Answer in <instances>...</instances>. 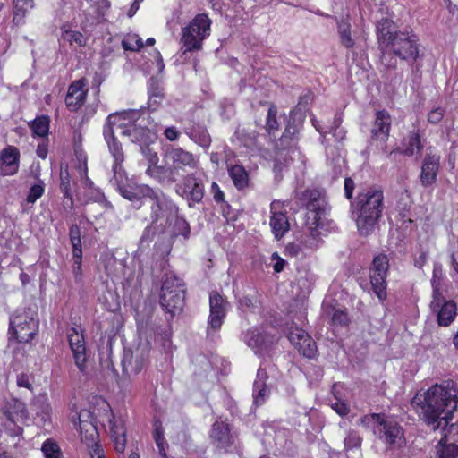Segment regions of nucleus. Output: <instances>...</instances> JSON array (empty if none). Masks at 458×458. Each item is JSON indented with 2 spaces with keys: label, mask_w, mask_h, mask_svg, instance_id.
<instances>
[{
  "label": "nucleus",
  "mask_w": 458,
  "mask_h": 458,
  "mask_svg": "<svg viewBox=\"0 0 458 458\" xmlns=\"http://www.w3.org/2000/svg\"><path fill=\"white\" fill-rule=\"evenodd\" d=\"M30 129L35 135L45 137L49 131V119L47 116L36 118L30 124Z\"/></svg>",
  "instance_id": "nucleus-39"
},
{
  "label": "nucleus",
  "mask_w": 458,
  "mask_h": 458,
  "mask_svg": "<svg viewBox=\"0 0 458 458\" xmlns=\"http://www.w3.org/2000/svg\"><path fill=\"white\" fill-rule=\"evenodd\" d=\"M110 427V436L114 442V449L118 453H123L126 446V429L124 422L121 418L112 415L108 420Z\"/></svg>",
  "instance_id": "nucleus-27"
},
{
  "label": "nucleus",
  "mask_w": 458,
  "mask_h": 458,
  "mask_svg": "<svg viewBox=\"0 0 458 458\" xmlns=\"http://www.w3.org/2000/svg\"><path fill=\"white\" fill-rule=\"evenodd\" d=\"M67 338L76 367L81 373L87 374V355L83 334L77 328L72 327L67 332Z\"/></svg>",
  "instance_id": "nucleus-17"
},
{
  "label": "nucleus",
  "mask_w": 458,
  "mask_h": 458,
  "mask_svg": "<svg viewBox=\"0 0 458 458\" xmlns=\"http://www.w3.org/2000/svg\"><path fill=\"white\" fill-rule=\"evenodd\" d=\"M360 424L372 428L377 437L388 445H400L404 439L402 427L386 414L371 413L360 419Z\"/></svg>",
  "instance_id": "nucleus-5"
},
{
  "label": "nucleus",
  "mask_w": 458,
  "mask_h": 458,
  "mask_svg": "<svg viewBox=\"0 0 458 458\" xmlns=\"http://www.w3.org/2000/svg\"><path fill=\"white\" fill-rule=\"evenodd\" d=\"M210 192L213 195V199L216 202L221 203L225 199L224 191L220 189L219 185L213 182L210 188Z\"/></svg>",
  "instance_id": "nucleus-52"
},
{
  "label": "nucleus",
  "mask_w": 458,
  "mask_h": 458,
  "mask_svg": "<svg viewBox=\"0 0 458 458\" xmlns=\"http://www.w3.org/2000/svg\"><path fill=\"white\" fill-rule=\"evenodd\" d=\"M165 138L171 141H174L178 139L179 131L174 126L167 127L164 132Z\"/></svg>",
  "instance_id": "nucleus-63"
},
{
  "label": "nucleus",
  "mask_w": 458,
  "mask_h": 458,
  "mask_svg": "<svg viewBox=\"0 0 458 458\" xmlns=\"http://www.w3.org/2000/svg\"><path fill=\"white\" fill-rule=\"evenodd\" d=\"M270 221L272 233L275 238L281 239L290 229V224L286 212L284 210V203L279 200H274L270 204Z\"/></svg>",
  "instance_id": "nucleus-21"
},
{
  "label": "nucleus",
  "mask_w": 458,
  "mask_h": 458,
  "mask_svg": "<svg viewBox=\"0 0 458 458\" xmlns=\"http://www.w3.org/2000/svg\"><path fill=\"white\" fill-rule=\"evenodd\" d=\"M174 290L185 291L182 280L172 273L165 275V279L161 288V293L174 292Z\"/></svg>",
  "instance_id": "nucleus-36"
},
{
  "label": "nucleus",
  "mask_w": 458,
  "mask_h": 458,
  "mask_svg": "<svg viewBox=\"0 0 458 458\" xmlns=\"http://www.w3.org/2000/svg\"><path fill=\"white\" fill-rule=\"evenodd\" d=\"M210 24L208 15L201 13L182 29L181 42L183 54L201 49L203 40L210 34Z\"/></svg>",
  "instance_id": "nucleus-7"
},
{
  "label": "nucleus",
  "mask_w": 458,
  "mask_h": 458,
  "mask_svg": "<svg viewBox=\"0 0 458 458\" xmlns=\"http://www.w3.org/2000/svg\"><path fill=\"white\" fill-rule=\"evenodd\" d=\"M389 270V259L386 254H379L373 259L369 278L372 290L380 301H385L387 296L386 276Z\"/></svg>",
  "instance_id": "nucleus-12"
},
{
  "label": "nucleus",
  "mask_w": 458,
  "mask_h": 458,
  "mask_svg": "<svg viewBox=\"0 0 458 458\" xmlns=\"http://www.w3.org/2000/svg\"><path fill=\"white\" fill-rule=\"evenodd\" d=\"M298 198L308 209V219L312 220L317 227L319 226L320 220L327 212V203L322 193L318 190L307 189L298 193Z\"/></svg>",
  "instance_id": "nucleus-13"
},
{
  "label": "nucleus",
  "mask_w": 458,
  "mask_h": 458,
  "mask_svg": "<svg viewBox=\"0 0 458 458\" xmlns=\"http://www.w3.org/2000/svg\"><path fill=\"white\" fill-rule=\"evenodd\" d=\"M353 190H354V182L351 178H346L344 180V194L348 199H352Z\"/></svg>",
  "instance_id": "nucleus-61"
},
{
  "label": "nucleus",
  "mask_w": 458,
  "mask_h": 458,
  "mask_svg": "<svg viewBox=\"0 0 458 458\" xmlns=\"http://www.w3.org/2000/svg\"><path fill=\"white\" fill-rule=\"evenodd\" d=\"M442 437L437 445V458H458V424L443 428Z\"/></svg>",
  "instance_id": "nucleus-16"
},
{
  "label": "nucleus",
  "mask_w": 458,
  "mask_h": 458,
  "mask_svg": "<svg viewBox=\"0 0 458 458\" xmlns=\"http://www.w3.org/2000/svg\"><path fill=\"white\" fill-rule=\"evenodd\" d=\"M457 403L458 388L451 380L433 385L411 401L413 406L420 408V418L433 430L448 428Z\"/></svg>",
  "instance_id": "nucleus-1"
},
{
  "label": "nucleus",
  "mask_w": 458,
  "mask_h": 458,
  "mask_svg": "<svg viewBox=\"0 0 458 458\" xmlns=\"http://www.w3.org/2000/svg\"><path fill=\"white\" fill-rule=\"evenodd\" d=\"M439 168L438 158L433 156H427L421 166L420 182L424 187H428L436 182Z\"/></svg>",
  "instance_id": "nucleus-28"
},
{
  "label": "nucleus",
  "mask_w": 458,
  "mask_h": 458,
  "mask_svg": "<svg viewBox=\"0 0 458 458\" xmlns=\"http://www.w3.org/2000/svg\"><path fill=\"white\" fill-rule=\"evenodd\" d=\"M44 193V186L42 184H35L30 189V192L27 196V201L29 203H34Z\"/></svg>",
  "instance_id": "nucleus-49"
},
{
  "label": "nucleus",
  "mask_w": 458,
  "mask_h": 458,
  "mask_svg": "<svg viewBox=\"0 0 458 458\" xmlns=\"http://www.w3.org/2000/svg\"><path fill=\"white\" fill-rule=\"evenodd\" d=\"M20 165V151L14 146H7L0 152V174L11 176L15 174Z\"/></svg>",
  "instance_id": "nucleus-24"
},
{
  "label": "nucleus",
  "mask_w": 458,
  "mask_h": 458,
  "mask_svg": "<svg viewBox=\"0 0 458 458\" xmlns=\"http://www.w3.org/2000/svg\"><path fill=\"white\" fill-rule=\"evenodd\" d=\"M96 6L99 15L104 16L106 10L110 7V2L108 0H91Z\"/></svg>",
  "instance_id": "nucleus-57"
},
{
  "label": "nucleus",
  "mask_w": 458,
  "mask_h": 458,
  "mask_svg": "<svg viewBox=\"0 0 458 458\" xmlns=\"http://www.w3.org/2000/svg\"><path fill=\"white\" fill-rule=\"evenodd\" d=\"M148 203L151 208L150 219L152 223H157L163 219L167 223L178 211L175 204L161 192L154 191Z\"/></svg>",
  "instance_id": "nucleus-15"
},
{
  "label": "nucleus",
  "mask_w": 458,
  "mask_h": 458,
  "mask_svg": "<svg viewBox=\"0 0 458 458\" xmlns=\"http://www.w3.org/2000/svg\"><path fill=\"white\" fill-rule=\"evenodd\" d=\"M433 293L430 309L436 313L437 324L441 327H448L457 315V306L454 301H447L443 296L435 280L432 281Z\"/></svg>",
  "instance_id": "nucleus-11"
},
{
  "label": "nucleus",
  "mask_w": 458,
  "mask_h": 458,
  "mask_svg": "<svg viewBox=\"0 0 458 458\" xmlns=\"http://www.w3.org/2000/svg\"><path fill=\"white\" fill-rule=\"evenodd\" d=\"M76 160L78 162V170L81 176H84L86 181L90 182L87 174H88V165H87V155L82 150H76L75 152Z\"/></svg>",
  "instance_id": "nucleus-45"
},
{
  "label": "nucleus",
  "mask_w": 458,
  "mask_h": 458,
  "mask_svg": "<svg viewBox=\"0 0 458 458\" xmlns=\"http://www.w3.org/2000/svg\"><path fill=\"white\" fill-rule=\"evenodd\" d=\"M403 153L406 156L411 157L416 154L420 155L422 145L420 142V135L418 131H412L409 136L403 140Z\"/></svg>",
  "instance_id": "nucleus-33"
},
{
  "label": "nucleus",
  "mask_w": 458,
  "mask_h": 458,
  "mask_svg": "<svg viewBox=\"0 0 458 458\" xmlns=\"http://www.w3.org/2000/svg\"><path fill=\"white\" fill-rule=\"evenodd\" d=\"M140 114L138 110H127L119 113H114L107 116L104 126L114 127L116 126L122 129V134L129 136L131 141L138 140V135L144 131V128L137 126L136 122L140 119Z\"/></svg>",
  "instance_id": "nucleus-9"
},
{
  "label": "nucleus",
  "mask_w": 458,
  "mask_h": 458,
  "mask_svg": "<svg viewBox=\"0 0 458 458\" xmlns=\"http://www.w3.org/2000/svg\"><path fill=\"white\" fill-rule=\"evenodd\" d=\"M69 419L75 428L80 430L81 441L91 449L94 445H98L97 422L93 413L87 409L78 410L75 405L71 408Z\"/></svg>",
  "instance_id": "nucleus-8"
},
{
  "label": "nucleus",
  "mask_w": 458,
  "mask_h": 458,
  "mask_svg": "<svg viewBox=\"0 0 458 458\" xmlns=\"http://www.w3.org/2000/svg\"><path fill=\"white\" fill-rule=\"evenodd\" d=\"M38 307L32 303L17 309L10 317L9 333L20 343H29L38 331Z\"/></svg>",
  "instance_id": "nucleus-4"
},
{
  "label": "nucleus",
  "mask_w": 458,
  "mask_h": 458,
  "mask_svg": "<svg viewBox=\"0 0 458 458\" xmlns=\"http://www.w3.org/2000/svg\"><path fill=\"white\" fill-rule=\"evenodd\" d=\"M331 408L342 417L347 415L350 411L348 404L339 399H335V402L331 403Z\"/></svg>",
  "instance_id": "nucleus-50"
},
{
  "label": "nucleus",
  "mask_w": 458,
  "mask_h": 458,
  "mask_svg": "<svg viewBox=\"0 0 458 458\" xmlns=\"http://www.w3.org/2000/svg\"><path fill=\"white\" fill-rule=\"evenodd\" d=\"M168 180L174 182L179 176L191 174L199 166V159L182 148H173L165 155Z\"/></svg>",
  "instance_id": "nucleus-6"
},
{
  "label": "nucleus",
  "mask_w": 458,
  "mask_h": 458,
  "mask_svg": "<svg viewBox=\"0 0 458 458\" xmlns=\"http://www.w3.org/2000/svg\"><path fill=\"white\" fill-rule=\"evenodd\" d=\"M148 346H139L134 351H125L122 361L123 370L128 375H137L146 366L148 360Z\"/></svg>",
  "instance_id": "nucleus-20"
},
{
  "label": "nucleus",
  "mask_w": 458,
  "mask_h": 458,
  "mask_svg": "<svg viewBox=\"0 0 458 458\" xmlns=\"http://www.w3.org/2000/svg\"><path fill=\"white\" fill-rule=\"evenodd\" d=\"M377 38L382 51L381 64L386 69H395L396 60L390 54L407 62H414L420 55L419 39L410 31L395 30L393 21L382 19L377 24Z\"/></svg>",
  "instance_id": "nucleus-2"
},
{
  "label": "nucleus",
  "mask_w": 458,
  "mask_h": 458,
  "mask_svg": "<svg viewBox=\"0 0 458 458\" xmlns=\"http://www.w3.org/2000/svg\"><path fill=\"white\" fill-rule=\"evenodd\" d=\"M276 114H277L276 107L274 106H271L267 111V125H266L267 131L269 133V135H275L276 132L279 129V123L276 119Z\"/></svg>",
  "instance_id": "nucleus-42"
},
{
  "label": "nucleus",
  "mask_w": 458,
  "mask_h": 458,
  "mask_svg": "<svg viewBox=\"0 0 458 458\" xmlns=\"http://www.w3.org/2000/svg\"><path fill=\"white\" fill-rule=\"evenodd\" d=\"M348 447H355L360 445V438L356 434H350L344 440Z\"/></svg>",
  "instance_id": "nucleus-60"
},
{
  "label": "nucleus",
  "mask_w": 458,
  "mask_h": 458,
  "mask_svg": "<svg viewBox=\"0 0 458 458\" xmlns=\"http://www.w3.org/2000/svg\"><path fill=\"white\" fill-rule=\"evenodd\" d=\"M210 437L217 447L225 448L230 445L232 437L228 425L223 421H216L210 432Z\"/></svg>",
  "instance_id": "nucleus-30"
},
{
  "label": "nucleus",
  "mask_w": 458,
  "mask_h": 458,
  "mask_svg": "<svg viewBox=\"0 0 458 458\" xmlns=\"http://www.w3.org/2000/svg\"><path fill=\"white\" fill-rule=\"evenodd\" d=\"M149 101L158 103L163 98L162 90L158 87L151 86L148 89Z\"/></svg>",
  "instance_id": "nucleus-56"
},
{
  "label": "nucleus",
  "mask_w": 458,
  "mask_h": 458,
  "mask_svg": "<svg viewBox=\"0 0 458 458\" xmlns=\"http://www.w3.org/2000/svg\"><path fill=\"white\" fill-rule=\"evenodd\" d=\"M124 50L139 51L143 47L142 39L136 34H128L122 40Z\"/></svg>",
  "instance_id": "nucleus-41"
},
{
  "label": "nucleus",
  "mask_w": 458,
  "mask_h": 458,
  "mask_svg": "<svg viewBox=\"0 0 458 458\" xmlns=\"http://www.w3.org/2000/svg\"><path fill=\"white\" fill-rule=\"evenodd\" d=\"M327 313L330 315L332 326L344 327L348 325L349 316L344 310L333 307L327 311Z\"/></svg>",
  "instance_id": "nucleus-38"
},
{
  "label": "nucleus",
  "mask_w": 458,
  "mask_h": 458,
  "mask_svg": "<svg viewBox=\"0 0 458 458\" xmlns=\"http://www.w3.org/2000/svg\"><path fill=\"white\" fill-rule=\"evenodd\" d=\"M68 40L71 43H76L78 46H83L85 44V38L83 35L77 31H70L66 33Z\"/></svg>",
  "instance_id": "nucleus-55"
},
{
  "label": "nucleus",
  "mask_w": 458,
  "mask_h": 458,
  "mask_svg": "<svg viewBox=\"0 0 458 458\" xmlns=\"http://www.w3.org/2000/svg\"><path fill=\"white\" fill-rule=\"evenodd\" d=\"M227 170H228L229 177L231 178L234 187L238 191H242L249 186V183H250L249 174L242 165H233L228 166Z\"/></svg>",
  "instance_id": "nucleus-31"
},
{
  "label": "nucleus",
  "mask_w": 458,
  "mask_h": 458,
  "mask_svg": "<svg viewBox=\"0 0 458 458\" xmlns=\"http://www.w3.org/2000/svg\"><path fill=\"white\" fill-rule=\"evenodd\" d=\"M103 135L107 144L108 150L111 156L114 158V162L112 165L113 177H115V180L121 181L124 177V174H126L123 163L124 161V153L123 150L122 144L114 136V131L108 126L103 127Z\"/></svg>",
  "instance_id": "nucleus-14"
},
{
  "label": "nucleus",
  "mask_w": 458,
  "mask_h": 458,
  "mask_svg": "<svg viewBox=\"0 0 458 458\" xmlns=\"http://www.w3.org/2000/svg\"><path fill=\"white\" fill-rule=\"evenodd\" d=\"M243 338L255 353H262L272 343V340L262 335L259 329L248 330L244 333Z\"/></svg>",
  "instance_id": "nucleus-29"
},
{
  "label": "nucleus",
  "mask_w": 458,
  "mask_h": 458,
  "mask_svg": "<svg viewBox=\"0 0 458 458\" xmlns=\"http://www.w3.org/2000/svg\"><path fill=\"white\" fill-rule=\"evenodd\" d=\"M272 259L275 260V264L273 266L275 272L279 273L283 271L285 266V260L279 257L277 253H273Z\"/></svg>",
  "instance_id": "nucleus-59"
},
{
  "label": "nucleus",
  "mask_w": 458,
  "mask_h": 458,
  "mask_svg": "<svg viewBox=\"0 0 458 458\" xmlns=\"http://www.w3.org/2000/svg\"><path fill=\"white\" fill-rule=\"evenodd\" d=\"M229 303L217 292H212L209 294V316H208V330H218L225 320Z\"/></svg>",
  "instance_id": "nucleus-18"
},
{
  "label": "nucleus",
  "mask_w": 458,
  "mask_h": 458,
  "mask_svg": "<svg viewBox=\"0 0 458 458\" xmlns=\"http://www.w3.org/2000/svg\"><path fill=\"white\" fill-rule=\"evenodd\" d=\"M176 192L194 203H199L204 197V187L198 181L194 173H191L183 177L181 183L176 185Z\"/></svg>",
  "instance_id": "nucleus-22"
},
{
  "label": "nucleus",
  "mask_w": 458,
  "mask_h": 458,
  "mask_svg": "<svg viewBox=\"0 0 458 458\" xmlns=\"http://www.w3.org/2000/svg\"><path fill=\"white\" fill-rule=\"evenodd\" d=\"M444 116V110L440 107L435 108L428 113V120L431 123H439Z\"/></svg>",
  "instance_id": "nucleus-53"
},
{
  "label": "nucleus",
  "mask_w": 458,
  "mask_h": 458,
  "mask_svg": "<svg viewBox=\"0 0 458 458\" xmlns=\"http://www.w3.org/2000/svg\"><path fill=\"white\" fill-rule=\"evenodd\" d=\"M392 118L386 110L377 111L375 114V121L371 128L372 138L386 140L389 136Z\"/></svg>",
  "instance_id": "nucleus-26"
},
{
  "label": "nucleus",
  "mask_w": 458,
  "mask_h": 458,
  "mask_svg": "<svg viewBox=\"0 0 458 458\" xmlns=\"http://www.w3.org/2000/svg\"><path fill=\"white\" fill-rule=\"evenodd\" d=\"M185 291L174 290L160 294V304L172 316L181 312L184 305Z\"/></svg>",
  "instance_id": "nucleus-25"
},
{
  "label": "nucleus",
  "mask_w": 458,
  "mask_h": 458,
  "mask_svg": "<svg viewBox=\"0 0 458 458\" xmlns=\"http://www.w3.org/2000/svg\"><path fill=\"white\" fill-rule=\"evenodd\" d=\"M17 385L20 387H25L27 389H31V383L29 376L21 374L17 377Z\"/></svg>",
  "instance_id": "nucleus-64"
},
{
  "label": "nucleus",
  "mask_w": 458,
  "mask_h": 458,
  "mask_svg": "<svg viewBox=\"0 0 458 458\" xmlns=\"http://www.w3.org/2000/svg\"><path fill=\"white\" fill-rule=\"evenodd\" d=\"M154 439L158 448V454L162 458H166L165 447L167 445L164 431L161 427H157L154 431Z\"/></svg>",
  "instance_id": "nucleus-43"
},
{
  "label": "nucleus",
  "mask_w": 458,
  "mask_h": 458,
  "mask_svg": "<svg viewBox=\"0 0 458 458\" xmlns=\"http://www.w3.org/2000/svg\"><path fill=\"white\" fill-rule=\"evenodd\" d=\"M34 6L33 0H14L13 21L16 24L23 22V19Z\"/></svg>",
  "instance_id": "nucleus-35"
},
{
  "label": "nucleus",
  "mask_w": 458,
  "mask_h": 458,
  "mask_svg": "<svg viewBox=\"0 0 458 458\" xmlns=\"http://www.w3.org/2000/svg\"><path fill=\"white\" fill-rule=\"evenodd\" d=\"M41 451L44 454L45 458H61L62 452L57 445L53 439H47L41 447Z\"/></svg>",
  "instance_id": "nucleus-40"
},
{
  "label": "nucleus",
  "mask_w": 458,
  "mask_h": 458,
  "mask_svg": "<svg viewBox=\"0 0 458 458\" xmlns=\"http://www.w3.org/2000/svg\"><path fill=\"white\" fill-rule=\"evenodd\" d=\"M238 303L239 308L243 311L250 310L255 306L253 300L249 296L241 297L238 301Z\"/></svg>",
  "instance_id": "nucleus-54"
},
{
  "label": "nucleus",
  "mask_w": 458,
  "mask_h": 458,
  "mask_svg": "<svg viewBox=\"0 0 458 458\" xmlns=\"http://www.w3.org/2000/svg\"><path fill=\"white\" fill-rule=\"evenodd\" d=\"M72 248V258H82L81 239L70 240Z\"/></svg>",
  "instance_id": "nucleus-58"
},
{
  "label": "nucleus",
  "mask_w": 458,
  "mask_h": 458,
  "mask_svg": "<svg viewBox=\"0 0 458 458\" xmlns=\"http://www.w3.org/2000/svg\"><path fill=\"white\" fill-rule=\"evenodd\" d=\"M127 174L121 181H116L115 177L110 179V183L116 187L120 194L131 201L136 208H140L143 204L150 199L154 190L145 184H127Z\"/></svg>",
  "instance_id": "nucleus-10"
},
{
  "label": "nucleus",
  "mask_w": 458,
  "mask_h": 458,
  "mask_svg": "<svg viewBox=\"0 0 458 458\" xmlns=\"http://www.w3.org/2000/svg\"><path fill=\"white\" fill-rule=\"evenodd\" d=\"M291 344L297 349L300 354L311 359L317 353V344L311 336L300 327H291L287 335Z\"/></svg>",
  "instance_id": "nucleus-19"
},
{
  "label": "nucleus",
  "mask_w": 458,
  "mask_h": 458,
  "mask_svg": "<svg viewBox=\"0 0 458 458\" xmlns=\"http://www.w3.org/2000/svg\"><path fill=\"white\" fill-rule=\"evenodd\" d=\"M60 189L61 191L64 193L65 198L72 199V194H71V182H70V175L67 170L61 171L60 174Z\"/></svg>",
  "instance_id": "nucleus-47"
},
{
  "label": "nucleus",
  "mask_w": 458,
  "mask_h": 458,
  "mask_svg": "<svg viewBox=\"0 0 458 458\" xmlns=\"http://www.w3.org/2000/svg\"><path fill=\"white\" fill-rule=\"evenodd\" d=\"M296 132H297V130H296L295 126L288 124L285 127L284 131L279 140V141H280L279 146L281 148H287L290 145V143L293 140V137Z\"/></svg>",
  "instance_id": "nucleus-48"
},
{
  "label": "nucleus",
  "mask_w": 458,
  "mask_h": 458,
  "mask_svg": "<svg viewBox=\"0 0 458 458\" xmlns=\"http://www.w3.org/2000/svg\"><path fill=\"white\" fill-rule=\"evenodd\" d=\"M339 35L342 45L344 46L346 48H351L354 46V40L351 37L350 25L340 24Z\"/></svg>",
  "instance_id": "nucleus-44"
},
{
  "label": "nucleus",
  "mask_w": 458,
  "mask_h": 458,
  "mask_svg": "<svg viewBox=\"0 0 458 458\" xmlns=\"http://www.w3.org/2000/svg\"><path fill=\"white\" fill-rule=\"evenodd\" d=\"M265 375V372L261 369L258 370V377L253 384V398L256 405H261L265 403L269 395V389L267 385L260 379Z\"/></svg>",
  "instance_id": "nucleus-34"
},
{
  "label": "nucleus",
  "mask_w": 458,
  "mask_h": 458,
  "mask_svg": "<svg viewBox=\"0 0 458 458\" xmlns=\"http://www.w3.org/2000/svg\"><path fill=\"white\" fill-rule=\"evenodd\" d=\"M190 138L195 141L198 145L204 148H208L211 143V138L205 128H196L191 131L189 133Z\"/></svg>",
  "instance_id": "nucleus-37"
},
{
  "label": "nucleus",
  "mask_w": 458,
  "mask_h": 458,
  "mask_svg": "<svg viewBox=\"0 0 458 458\" xmlns=\"http://www.w3.org/2000/svg\"><path fill=\"white\" fill-rule=\"evenodd\" d=\"M384 208V192L380 187L372 186L358 193L352 203V214L361 235L374 232Z\"/></svg>",
  "instance_id": "nucleus-3"
},
{
  "label": "nucleus",
  "mask_w": 458,
  "mask_h": 458,
  "mask_svg": "<svg viewBox=\"0 0 458 458\" xmlns=\"http://www.w3.org/2000/svg\"><path fill=\"white\" fill-rule=\"evenodd\" d=\"M88 90V81L85 78L70 84L65 97V104L70 111L75 112L84 105Z\"/></svg>",
  "instance_id": "nucleus-23"
},
{
  "label": "nucleus",
  "mask_w": 458,
  "mask_h": 458,
  "mask_svg": "<svg viewBox=\"0 0 458 458\" xmlns=\"http://www.w3.org/2000/svg\"><path fill=\"white\" fill-rule=\"evenodd\" d=\"M237 133L240 135L242 140L243 141L244 145L247 147H253L257 144V139L259 136V133L252 130L250 131H246L245 130H238Z\"/></svg>",
  "instance_id": "nucleus-46"
},
{
  "label": "nucleus",
  "mask_w": 458,
  "mask_h": 458,
  "mask_svg": "<svg viewBox=\"0 0 458 458\" xmlns=\"http://www.w3.org/2000/svg\"><path fill=\"white\" fill-rule=\"evenodd\" d=\"M4 413L6 418L14 424L23 423L28 416L25 404L18 401L13 403V407L10 405Z\"/></svg>",
  "instance_id": "nucleus-32"
},
{
  "label": "nucleus",
  "mask_w": 458,
  "mask_h": 458,
  "mask_svg": "<svg viewBox=\"0 0 458 458\" xmlns=\"http://www.w3.org/2000/svg\"><path fill=\"white\" fill-rule=\"evenodd\" d=\"M91 458H106L100 445H94L89 450Z\"/></svg>",
  "instance_id": "nucleus-62"
},
{
  "label": "nucleus",
  "mask_w": 458,
  "mask_h": 458,
  "mask_svg": "<svg viewBox=\"0 0 458 458\" xmlns=\"http://www.w3.org/2000/svg\"><path fill=\"white\" fill-rule=\"evenodd\" d=\"M81 259L82 258H72V259H73L72 274H73L75 282H77V283H81L82 280Z\"/></svg>",
  "instance_id": "nucleus-51"
}]
</instances>
